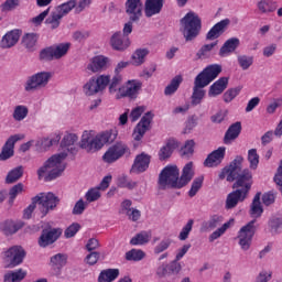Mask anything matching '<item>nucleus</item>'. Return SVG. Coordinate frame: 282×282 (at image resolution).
<instances>
[{
    "label": "nucleus",
    "instance_id": "dca6fc26",
    "mask_svg": "<svg viewBox=\"0 0 282 282\" xmlns=\"http://www.w3.org/2000/svg\"><path fill=\"white\" fill-rule=\"evenodd\" d=\"M182 272V264L177 261H172L169 264H161L156 269V276L159 279H169V276H175Z\"/></svg>",
    "mask_w": 282,
    "mask_h": 282
},
{
    "label": "nucleus",
    "instance_id": "ddd939ff",
    "mask_svg": "<svg viewBox=\"0 0 282 282\" xmlns=\"http://www.w3.org/2000/svg\"><path fill=\"white\" fill-rule=\"evenodd\" d=\"M61 235H63V231L58 228H44L39 238L40 248H47V246L56 243V241H58V239L61 238Z\"/></svg>",
    "mask_w": 282,
    "mask_h": 282
},
{
    "label": "nucleus",
    "instance_id": "2eb2a0df",
    "mask_svg": "<svg viewBox=\"0 0 282 282\" xmlns=\"http://www.w3.org/2000/svg\"><path fill=\"white\" fill-rule=\"evenodd\" d=\"M221 72V65L219 64H212L203 69L197 76L196 79H198L204 85H210L217 76H219V73Z\"/></svg>",
    "mask_w": 282,
    "mask_h": 282
},
{
    "label": "nucleus",
    "instance_id": "4d7b16f0",
    "mask_svg": "<svg viewBox=\"0 0 282 282\" xmlns=\"http://www.w3.org/2000/svg\"><path fill=\"white\" fill-rule=\"evenodd\" d=\"M171 243H173V240L171 238L163 239L159 245L155 246L154 254H162V252L171 248Z\"/></svg>",
    "mask_w": 282,
    "mask_h": 282
},
{
    "label": "nucleus",
    "instance_id": "6ab92c4d",
    "mask_svg": "<svg viewBox=\"0 0 282 282\" xmlns=\"http://www.w3.org/2000/svg\"><path fill=\"white\" fill-rule=\"evenodd\" d=\"M142 0H127L126 1V14L132 22L140 21L142 17Z\"/></svg>",
    "mask_w": 282,
    "mask_h": 282
},
{
    "label": "nucleus",
    "instance_id": "6e6552de",
    "mask_svg": "<svg viewBox=\"0 0 282 282\" xmlns=\"http://www.w3.org/2000/svg\"><path fill=\"white\" fill-rule=\"evenodd\" d=\"M52 78V73L40 72L30 76L24 85L25 91H36V89H43L50 83Z\"/></svg>",
    "mask_w": 282,
    "mask_h": 282
},
{
    "label": "nucleus",
    "instance_id": "c756f323",
    "mask_svg": "<svg viewBox=\"0 0 282 282\" xmlns=\"http://www.w3.org/2000/svg\"><path fill=\"white\" fill-rule=\"evenodd\" d=\"M241 134V122L237 121L232 123L226 131L224 137V144H232L234 140H237Z\"/></svg>",
    "mask_w": 282,
    "mask_h": 282
},
{
    "label": "nucleus",
    "instance_id": "a19ab883",
    "mask_svg": "<svg viewBox=\"0 0 282 282\" xmlns=\"http://www.w3.org/2000/svg\"><path fill=\"white\" fill-rule=\"evenodd\" d=\"M147 56H149V50L138 48L132 55V65L139 67V65H142V63H144V58H147Z\"/></svg>",
    "mask_w": 282,
    "mask_h": 282
},
{
    "label": "nucleus",
    "instance_id": "e433bc0d",
    "mask_svg": "<svg viewBox=\"0 0 282 282\" xmlns=\"http://www.w3.org/2000/svg\"><path fill=\"white\" fill-rule=\"evenodd\" d=\"M257 8L261 14H270L276 10V2L272 0H260L257 3Z\"/></svg>",
    "mask_w": 282,
    "mask_h": 282
},
{
    "label": "nucleus",
    "instance_id": "423d86ee",
    "mask_svg": "<svg viewBox=\"0 0 282 282\" xmlns=\"http://www.w3.org/2000/svg\"><path fill=\"white\" fill-rule=\"evenodd\" d=\"M109 83H111V76L109 75L91 77L83 87L84 94L86 96H96V94L105 91Z\"/></svg>",
    "mask_w": 282,
    "mask_h": 282
},
{
    "label": "nucleus",
    "instance_id": "c9c22d12",
    "mask_svg": "<svg viewBox=\"0 0 282 282\" xmlns=\"http://www.w3.org/2000/svg\"><path fill=\"white\" fill-rule=\"evenodd\" d=\"M184 78H182V75H176L170 84L165 87L164 89V95L165 96H173L177 89H180V86L182 85V82Z\"/></svg>",
    "mask_w": 282,
    "mask_h": 282
},
{
    "label": "nucleus",
    "instance_id": "a878e982",
    "mask_svg": "<svg viewBox=\"0 0 282 282\" xmlns=\"http://www.w3.org/2000/svg\"><path fill=\"white\" fill-rule=\"evenodd\" d=\"M241 45V41L239 37H230L228 39L219 50V56L225 58V56H230L237 48Z\"/></svg>",
    "mask_w": 282,
    "mask_h": 282
},
{
    "label": "nucleus",
    "instance_id": "4be33fe9",
    "mask_svg": "<svg viewBox=\"0 0 282 282\" xmlns=\"http://www.w3.org/2000/svg\"><path fill=\"white\" fill-rule=\"evenodd\" d=\"M21 39V30L14 29L9 31L6 35L2 36L0 47L2 50H10V47H14L19 40Z\"/></svg>",
    "mask_w": 282,
    "mask_h": 282
},
{
    "label": "nucleus",
    "instance_id": "393cba45",
    "mask_svg": "<svg viewBox=\"0 0 282 282\" xmlns=\"http://www.w3.org/2000/svg\"><path fill=\"white\" fill-rule=\"evenodd\" d=\"M204 87H208L207 85L203 84V82H199V79L194 80V88L192 94V105L194 107H197V105H202V100H204V97L206 96V90H204Z\"/></svg>",
    "mask_w": 282,
    "mask_h": 282
},
{
    "label": "nucleus",
    "instance_id": "3c124183",
    "mask_svg": "<svg viewBox=\"0 0 282 282\" xmlns=\"http://www.w3.org/2000/svg\"><path fill=\"white\" fill-rule=\"evenodd\" d=\"M195 153V140H187L184 147L181 149V155L191 158Z\"/></svg>",
    "mask_w": 282,
    "mask_h": 282
},
{
    "label": "nucleus",
    "instance_id": "39448f33",
    "mask_svg": "<svg viewBox=\"0 0 282 282\" xmlns=\"http://www.w3.org/2000/svg\"><path fill=\"white\" fill-rule=\"evenodd\" d=\"M181 28L187 43L195 41L202 32V18L197 13L189 11L181 19Z\"/></svg>",
    "mask_w": 282,
    "mask_h": 282
},
{
    "label": "nucleus",
    "instance_id": "de8ad7c7",
    "mask_svg": "<svg viewBox=\"0 0 282 282\" xmlns=\"http://www.w3.org/2000/svg\"><path fill=\"white\" fill-rule=\"evenodd\" d=\"M248 162L250 169L257 171V169L259 167V154L257 153V149H250L248 151Z\"/></svg>",
    "mask_w": 282,
    "mask_h": 282
},
{
    "label": "nucleus",
    "instance_id": "09e8293b",
    "mask_svg": "<svg viewBox=\"0 0 282 282\" xmlns=\"http://www.w3.org/2000/svg\"><path fill=\"white\" fill-rule=\"evenodd\" d=\"M23 193V183H18L13 187L10 188L9 191V204L12 206L14 204V199L19 197Z\"/></svg>",
    "mask_w": 282,
    "mask_h": 282
},
{
    "label": "nucleus",
    "instance_id": "9b49d317",
    "mask_svg": "<svg viewBox=\"0 0 282 282\" xmlns=\"http://www.w3.org/2000/svg\"><path fill=\"white\" fill-rule=\"evenodd\" d=\"M142 89V83L135 79L128 80L124 86L119 87L117 98H138V94Z\"/></svg>",
    "mask_w": 282,
    "mask_h": 282
},
{
    "label": "nucleus",
    "instance_id": "4c0bfd02",
    "mask_svg": "<svg viewBox=\"0 0 282 282\" xmlns=\"http://www.w3.org/2000/svg\"><path fill=\"white\" fill-rule=\"evenodd\" d=\"M23 228V224H17L12 220H6L1 225V230L4 232V235H14L15 232H19Z\"/></svg>",
    "mask_w": 282,
    "mask_h": 282
},
{
    "label": "nucleus",
    "instance_id": "79ce46f5",
    "mask_svg": "<svg viewBox=\"0 0 282 282\" xmlns=\"http://www.w3.org/2000/svg\"><path fill=\"white\" fill-rule=\"evenodd\" d=\"M51 265L55 270H61L64 265H67V256L63 253H57L51 258Z\"/></svg>",
    "mask_w": 282,
    "mask_h": 282
},
{
    "label": "nucleus",
    "instance_id": "13d9d810",
    "mask_svg": "<svg viewBox=\"0 0 282 282\" xmlns=\"http://www.w3.org/2000/svg\"><path fill=\"white\" fill-rule=\"evenodd\" d=\"M79 230H80V224L73 223L64 231V237H66V239H72V237H76Z\"/></svg>",
    "mask_w": 282,
    "mask_h": 282
},
{
    "label": "nucleus",
    "instance_id": "72a5a7b5",
    "mask_svg": "<svg viewBox=\"0 0 282 282\" xmlns=\"http://www.w3.org/2000/svg\"><path fill=\"white\" fill-rule=\"evenodd\" d=\"M120 276V270L118 269H106L99 273L98 282H112Z\"/></svg>",
    "mask_w": 282,
    "mask_h": 282
},
{
    "label": "nucleus",
    "instance_id": "a211bd4d",
    "mask_svg": "<svg viewBox=\"0 0 282 282\" xmlns=\"http://www.w3.org/2000/svg\"><path fill=\"white\" fill-rule=\"evenodd\" d=\"M110 45L116 52H124L131 45L129 36L123 35L122 32L117 31L110 37Z\"/></svg>",
    "mask_w": 282,
    "mask_h": 282
},
{
    "label": "nucleus",
    "instance_id": "c85d7f7f",
    "mask_svg": "<svg viewBox=\"0 0 282 282\" xmlns=\"http://www.w3.org/2000/svg\"><path fill=\"white\" fill-rule=\"evenodd\" d=\"M76 142H78V135L76 133H68L64 135L61 147L62 149H66L68 153H72V155H76L78 153V149H76Z\"/></svg>",
    "mask_w": 282,
    "mask_h": 282
},
{
    "label": "nucleus",
    "instance_id": "0e129e2a",
    "mask_svg": "<svg viewBox=\"0 0 282 282\" xmlns=\"http://www.w3.org/2000/svg\"><path fill=\"white\" fill-rule=\"evenodd\" d=\"M36 204H39V197L32 198V204H30L23 213L24 219H32V213L36 209Z\"/></svg>",
    "mask_w": 282,
    "mask_h": 282
},
{
    "label": "nucleus",
    "instance_id": "f257e3e1",
    "mask_svg": "<svg viewBox=\"0 0 282 282\" xmlns=\"http://www.w3.org/2000/svg\"><path fill=\"white\" fill-rule=\"evenodd\" d=\"M241 164H243V156L238 155L218 175L219 180H227V182H235L236 180L232 185L236 191L229 193L226 199L227 210L236 208L239 202H245L250 188H252V172L249 169L241 171Z\"/></svg>",
    "mask_w": 282,
    "mask_h": 282
},
{
    "label": "nucleus",
    "instance_id": "a18cd8bd",
    "mask_svg": "<svg viewBox=\"0 0 282 282\" xmlns=\"http://www.w3.org/2000/svg\"><path fill=\"white\" fill-rule=\"evenodd\" d=\"M74 8H76V0H69L67 2H64L62 4H59L58 7H56V11L63 17H66V14H69V12H72V10H74Z\"/></svg>",
    "mask_w": 282,
    "mask_h": 282
},
{
    "label": "nucleus",
    "instance_id": "7c9ffc66",
    "mask_svg": "<svg viewBox=\"0 0 282 282\" xmlns=\"http://www.w3.org/2000/svg\"><path fill=\"white\" fill-rule=\"evenodd\" d=\"M177 147H180V144L175 139H169L166 144L163 145L159 151V160H169V158L173 155V150L177 149Z\"/></svg>",
    "mask_w": 282,
    "mask_h": 282
},
{
    "label": "nucleus",
    "instance_id": "aec40b11",
    "mask_svg": "<svg viewBox=\"0 0 282 282\" xmlns=\"http://www.w3.org/2000/svg\"><path fill=\"white\" fill-rule=\"evenodd\" d=\"M224 158H226V148L220 147L208 154L204 161V166H207L208 169H213V166H219V164L224 162Z\"/></svg>",
    "mask_w": 282,
    "mask_h": 282
},
{
    "label": "nucleus",
    "instance_id": "58836bf2",
    "mask_svg": "<svg viewBox=\"0 0 282 282\" xmlns=\"http://www.w3.org/2000/svg\"><path fill=\"white\" fill-rule=\"evenodd\" d=\"M150 239L149 232L141 231L131 238L130 246H144V243H149Z\"/></svg>",
    "mask_w": 282,
    "mask_h": 282
},
{
    "label": "nucleus",
    "instance_id": "864d4df0",
    "mask_svg": "<svg viewBox=\"0 0 282 282\" xmlns=\"http://www.w3.org/2000/svg\"><path fill=\"white\" fill-rule=\"evenodd\" d=\"M67 52H69V43H64L57 46H53V54L55 58H63V56H65Z\"/></svg>",
    "mask_w": 282,
    "mask_h": 282
},
{
    "label": "nucleus",
    "instance_id": "1a4fd4ad",
    "mask_svg": "<svg viewBox=\"0 0 282 282\" xmlns=\"http://www.w3.org/2000/svg\"><path fill=\"white\" fill-rule=\"evenodd\" d=\"M34 197H39L37 204H40V212L42 214V217H46V215L50 213V210H54L56 206H58V203L61 202L58 199V196L54 195V193H40Z\"/></svg>",
    "mask_w": 282,
    "mask_h": 282
},
{
    "label": "nucleus",
    "instance_id": "69168bd1",
    "mask_svg": "<svg viewBox=\"0 0 282 282\" xmlns=\"http://www.w3.org/2000/svg\"><path fill=\"white\" fill-rule=\"evenodd\" d=\"M241 93V88H230L224 94L225 102H232L237 98L238 94Z\"/></svg>",
    "mask_w": 282,
    "mask_h": 282
},
{
    "label": "nucleus",
    "instance_id": "ea45409f",
    "mask_svg": "<svg viewBox=\"0 0 282 282\" xmlns=\"http://www.w3.org/2000/svg\"><path fill=\"white\" fill-rule=\"evenodd\" d=\"M21 177H23V166L20 165L8 173L6 182L7 184H14V182H19Z\"/></svg>",
    "mask_w": 282,
    "mask_h": 282
},
{
    "label": "nucleus",
    "instance_id": "0eeeda50",
    "mask_svg": "<svg viewBox=\"0 0 282 282\" xmlns=\"http://www.w3.org/2000/svg\"><path fill=\"white\" fill-rule=\"evenodd\" d=\"M254 224H257V219L249 221L238 231L239 246L241 247V250H250V246H252V237H254V232H257Z\"/></svg>",
    "mask_w": 282,
    "mask_h": 282
},
{
    "label": "nucleus",
    "instance_id": "37998d69",
    "mask_svg": "<svg viewBox=\"0 0 282 282\" xmlns=\"http://www.w3.org/2000/svg\"><path fill=\"white\" fill-rule=\"evenodd\" d=\"M61 19H63V15L54 10L51 12L50 17L46 18L45 23L46 25H51V30H56V28L61 25Z\"/></svg>",
    "mask_w": 282,
    "mask_h": 282
},
{
    "label": "nucleus",
    "instance_id": "f3484780",
    "mask_svg": "<svg viewBox=\"0 0 282 282\" xmlns=\"http://www.w3.org/2000/svg\"><path fill=\"white\" fill-rule=\"evenodd\" d=\"M25 138L24 134H14L11 135L2 147V151L0 153V161L3 162L6 160H10L12 155H14V144L19 142V140H23Z\"/></svg>",
    "mask_w": 282,
    "mask_h": 282
},
{
    "label": "nucleus",
    "instance_id": "052dcab7",
    "mask_svg": "<svg viewBox=\"0 0 282 282\" xmlns=\"http://www.w3.org/2000/svg\"><path fill=\"white\" fill-rule=\"evenodd\" d=\"M54 58H56L54 56V46L43 48L40 52V61H54Z\"/></svg>",
    "mask_w": 282,
    "mask_h": 282
},
{
    "label": "nucleus",
    "instance_id": "b1692460",
    "mask_svg": "<svg viewBox=\"0 0 282 282\" xmlns=\"http://www.w3.org/2000/svg\"><path fill=\"white\" fill-rule=\"evenodd\" d=\"M230 24L229 19L221 20L217 22L206 34L207 41H215V39H219L224 32H226V28Z\"/></svg>",
    "mask_w": 282,
    "mask_h": 282
},
{
    "label": "nucleus",
    "instance_id": "473e14b6",
    "mask_svg": "<svg viewBox=\"0 0 282 282\" xmlns=\"http://www.w3.org/2000/svg\"><path fill=\"white\" fill-rule=\"evenodd\" d=\"M28 276V272L23 269H18L15 271H9L4 274L3 281L4 282H21L23 279Z\"/></svg>",
    "mask_w": 282,
    "mask_h": 282
},
{
    "label": "nucleus",
    "instance_id": "bf43d9fd",
    "mask_svg": "<svg viewBox=\"0 0 282 282\" xmlns=\"http://www.w3.org/2000/svg\"><path fill=\"white\" fill-rule=\"evenodd\" d=\"M193 219H189L187 224L183 227L178 236L180 241H186V239H188V235H191V230H193Z\"/></svg>",
    "mask_w": 282,
    "mask_h": 282
},
{
    "label": "nucleus",
    "instance_id": "f704fd0d",
    "mask_svg": "<svg viewBox=\"0 0 282 282\" xmlns=\"http://www.w3.org/2000/svg\"><path fill=\"white\" fill-rule=\"evenodd\" d=\"M39 35L36 33H26L22 39V45L29 51L34 52L36 50V43Z\"/></svg>",
    "mask_w": 282,
    "mask_h": 282
},
{
    "label": "nucleus",
    "instance_id": "6e6d98bb",
    "mask_svg": "<svg viewBox=\"0 0 282 282\" xmlns=\"http://www.w3.org/2000/svg\"><path fill=\"white\" fill-rule=\"evenodd\" d=\"M100 196V189L98 187H93L85 194V199L88 204H91V202H98Z\"/></svg>",
    "mask_w": 282,
    "mask_h": 282
},
{
    "label": "nucleus",
    "instance_id": "5701e85b",
    "mask_svg": "<svg viewBox=\"0 0 282 282\" xmlns=\"http://www.w3.org/2000/svg\"><path fill=\"white\" fill-rule=\"evenodd\" d=\"M107 65H109V57H106L104 55H97L90 59L87 69L88 72H93V74H96L98 72L107 69Z\"/></svg>",
    "mask_w": 282,
    "mask_h": 282
},
{
    "label": "nucleus",
    "instance_id": "49530a36",
    "mask_svg": "<svg viewBox=\"0 0 282 282\" xmlns=\"http://www.w3.org/2000/svg\"><path fill=\"white\" fill-rule=\"evenodd\" d=\"M147 257V253L142 251V249H131L130 251L126 252V260L127 261H142Z\"/></svg>",
    "mask_w": 282,
    "mask_h": 282
},
{
    "label": "nucleus",
    "instance_id": "4468645a",
    "mask_svg": "<svg viewBox=\"0 0 282 282\" xmlns=\"http://www.w3.org/2000/svg\"><path fill=\"white\" fill-rule=\"evenodd\" d=\"M153 120V113L147 112L139 123L135 126L132 138L135 142H140L144 138V133H147L151 127V122Z\"/></svg>",
    "mask_w": 282,
    "mask_h": 282
},
{
    "label": "nucleus",
    "instance_id": "c03bdc74",
    "mask_svg": "<svg viewBox=\"0 0 282 282\" xmlns=\"http://www.w3.org/2000/svg\"><path fill=\"white\" fill-rule=\"evenodd\" d=\"M28 113H30L28 106H17L13 110V119L17 122H21L22 120H25V118H28Z\"/></svg>",
    "mask_w": 282,
    "mask_h": 282
},
{
    "label": "nucleus",
    "instance_id": "20e7f679",
    "mask_svg": "<svg viewBox=\"0 0 282 282\" xmlns=\"http://www.w3.org/2000/svg\"><path fill=\"white\" fill-rule=\"evenodd\" d=\"M115 140L116 137L109 131L97 134L96 137L91 135L89 131H84L79 147L87 151V153H96V151L102 149L104 144H109Z\"/></svg>",
    "mask_w": 282,
    "mask_h": 282
},
{
    "label": "nucleus",
    "instance_id": "bb28decb",
    "mask_svg": "<svg viewBox=\"0 0 282 282\" xmlns=\"http://www.w3.org/2000/svg\"><path fill=\"white\" fill-rule=\"evenodd\" d=\"M162 8H164V0H147L144 14L148 19H151V17L160 14V12H162Z\"/></svg>",
    "mask_w": 282,
    "mask_h": 282
},
{
    "label": "nucleus",
    "instance_id": "f03ea898",
    "mask_svg": "<svg viewBox=\"0 0 282 282\" xmlns=\"http://www.w3.org/2000/svg\"><path fill=\"white\" fill-rule=\"evenodd\" d=\"M193 162H188L183 167L182 175L180 177V169L176 165L165 166L159 175V186L161 188H184L193 180Z\"/></svg>",
    "mask_w": 282,
    "mask_h": 282
},
{
    "label": "nucleus",
    "instance_id": "680f3d73",
    "mask_svg": "<svg viewBox=\"0 0 282 282\" xmlns=\"http://www.w3.org/2000/svg\"><path fill=\"white\" fill-rule=\"evenodd\" d=\"M223 223H224V217L219 215H214L207 221V228H209V230H215V228L221 226Z\"/></svg>",
    "mask_w": 282,
    "mask_h": 282
},
{
    "label": "nucleus",
    "instance_id": "8fccbe9b",
    "mask_svg": "<svg viewBox=\"0 0 282 282\" xmlns=\"http://www.w3.org/2000/svg\"><path fill=\"white\" fill-rule=\"evenodd\" d=\"M254 63V57L248 56V55H239L238 56V64L241 67V69H250L252 67V64Z\"/></svg>",
    "mask_w": 282,
    "mask_h": 282
},
{
    "label": "nucleus",
    "instance_id": "e2e57ef3",
    "mask_svg": "<svg viewBox=\"0 0 282 282\" xmlns=\"http://www.w3.org/2000/svg\"><path fill=\"white\" fill-rule=\"evenodd\" d=\"M120 83H122V75L116 73L109 85L110 94H116V91L120 89L118 88L120 86Z\"/></svg>",
    "mask_w": 282,
    "mask_h": 282
},
{
    "label": "nucleus",
    "instance_id": "412c9836",
    "mask_svg": "<svg viewBox=\"0 0 282 282\" xmlns=\"http://www.w3.org/2000/svg\"><path fill=\"white\" fill-rule=\"evenodd\" d=\"M149 164H151V155L142 152L137 155L134 162L131 167L132 173H144L149 169Z\"/></svg>",
    "mask_w": 282,
    "mask_h": 282
},
{
    "label": "nucleus",
    "instance_id": "cd10ccee",
    "mask_svg": "<svg viewBox=\"0 0 282 282\" xmlns=\"http://www.w3.org/2000/svg\"><path fill=\"white\" fill-rule=\"evenodd\" d=\"M228 88V77H220L216 80L208 90L209 98H215L217 96H221L224 91Z\"/></svg>",
    "mask_w": 282,
    "mask_h": 282
},
{
    "label": "nucleus",
    "instance_id": "338daca9",
    "mask_svg": "<svg viewBox=\"0 0 282 282\" xmlns=\"http://www.w3.org/2000/svg\"><path fill=\"white\" fill-rule=\"evenodd\" d=\"M58 142H61V134H56L54 139H42L41 147L43 149H50V147H54V144H58Z\"/></svg>",
    "mask_w": 282,
    "mask_h": 282
},
{
    "label": "nucleus",
    "instance_id": "5fc2aeb1",
    "mask_svg": "<svg viewBox=\"0 0 282 282\" xmlns=\"http://www.w3.org/2000/svg\"><path fill=\"white\" fill-rule=\"evenodd\" d=\"M203 184H204V176L195 178L192 183L191 189L188 191V196L195 197V195L199 193V188H202Z\"/></svg>",
    "mask_w": 282,
    "mask_h": 282
},
{
    "label": "nucleus",
    "instance_id": "7ed1b4c3",
    "mask_svg": "<svg viewBox=\"0 0 282 282\" xmlns=\"http://www.w3.org/2000/svg\"><path fill=\"white\" fill-rule=\"evenodd\" d=\"M66 158V152L52 155L44 163V165L37 170L39 180H43L44 177L45 182H52L56 180V177H61V175H63V171H65V164H63V160Z\"/></svg>",
    "mask_w": 282,
    "mask_h": 282
},
{
    "label": "nucleus",
    "instance_id": "2f4dec72",
    "mask_svg": "<svg viewBox=\"0 0 282 282\" xmlns=\"http://www.w3.org/2000/svg\"><path fill=\"white\" fill-rule=\"evenodd\" d=\"M249 215L253 217V219H259L263 215V206H261V193L258 192L250 206Z\"/></svg>",
    "mask_w": 282,
    "mask_h": 282
},
{
    "label": "nucleus",
    "instance_id": "774afa93",
    "mask_svg": "<svg viewBox=\"0 0 282 282\" xmlns=\"http://www.w3.org/2000/svg\"><path fill=\"white\" fill-rule=\"evenodd\" d=\"M229 228L230 223H225L220 228H218L209 236V241H215V239H219V237H221V235H224V232H226V230Z\"/></svg>",
    "mask_w": 282,
    "mask_h": 282
},
{
    "label": "nucleus",
    "instance_id": "603ef678",
    "mask_svg": "<svg viewBox=\"0 0 282 282\" xmlns=\"http://www.w3.org/2000/svg\"><path fill=\"white\" fill-rule=\"evenodd\" d=\"M118 186L120 188H128L129 191H133L135 186H138L137 182L129 180L127 176L122 175L118 178Z\"/></svg>",
    "mask_w": 282,
    "mask_h": 282
},
{
    "label": "nucleus",
    "instance_id": "9d476101",
    "mask_svg": "<svg viewBox=\"0 0 282 282\" xmlns=\"http://www.w3.org/2000/svg\"><path fill=\"white\" fill-rule=\"evenodd\" d=\"M23 259H25V250L22 247L13 246L9 248L4 252L3 261L6 268H17V265H21L23 263Z\"/></svg>",
    "mask_w": 282,
    "mask_h": 282
},
{
    "label": "nucleus",
    "instance_id": "f8f14e48",
    "mask_svg": "<svg viewBox=\"0 0 282 282\" xmlns=\"http://www.w3.org/2000/svg\"><path fill=\"white\" fill-rule=\"evenodd\" d=\"M124 153H129V147L122 142H117L106 151L102 159L107 164H113V162L120 160Z\"/></svg>",
    "mask_w": 282,
    "mask_h": 282
}]
</instances>
